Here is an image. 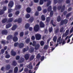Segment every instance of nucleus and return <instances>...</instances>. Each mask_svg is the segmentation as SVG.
I'll list each match as a JSON object with an SVG mask.
<instances>
[{"mask_svg":"<svg viewBox=\"0 0 73 73\" xmlns=\"http://www.w3.org/2000/svg\"><path fill=\"white\" fill-rule=\"evenodd\" d=\"M61 36H59L58 37L57 40V42L60 44L62 43V45L64 44H65V40H63V41L62 42L63 38L61 39Z\"/></svg>","mask_w":73,"mask_h":73,"instance_id":"f257e3e1","label":"nucleus"},{"mask_svg":"<svg viewBox=\"0 0 73 73\" xmlns=\"http://www.w3.org/2000/svg\"><path fill=\"white\" fill-rule=\"evenodd\" d=\"M62 5H61L60 6H59L57 7V9L58 10H60H60L61 12H62L64 11L65 9V5H63L62 8Z\"/></svg>","mask_w":73,"mask_h":73,"instance_id":"f03ea898","label":"nucleus"},{"mask_svg":"<svg viewBox=\"0 0 73 73\" xmlns=\"http://www.w3.org/2000/svg\"><path fill=\"white\" fill-rule=\"evenodd\" d=\"M35 37L36 40H39L41 39V35L39 34H36L35 35Z\"/></svg>","mask_w":73,"mask_h":73,"instance_id":"7ed1b4c3","label":"nucleus"},{"mask_svg":"<svg viewBox=\"0 0 73 73\" xmlns=\"http://www.w3.org/2000/svg\"><path fill=\"white\" fill-rule=\"evenodd\" d=\"M40 29L39 25H36L35 26L34 28V30L35 31L37 32Z\"/></svg>","mask_w":73,"mask_h":73,"instance_id":"20e7f679","label":"nucleus"},{"mask_svg":"<svg viewBox=\"0 0 73 73\" xmlns=\"http://www.w3.org/2000/svg\"><path fill=\"white\" fill-rule=\"evenodd\" d=\"M68 20L67 19H64L61 21L60 24V25H63L64 24H66L68 23Z\"/></svg>","mask_w":73,"mask_h":73,"instance_id":"39448f33","label":"nucleus"},{"mask_svg":"<svg viewBox=\"0 0 73 73\" xmlns=\"http://www.w3.org/2000/svg\"><path fill=\"white\" fill-rule=\"evenodd\" d=\"M14 5V3L13 1H10L9 3V4H8V6L9 8H11L13 7Z\"/></svg>","mask_w":73,"mask_h":73,"instance_id":"423d86ee","label":"nucleus"},{"mask_svg":"<svg viewBox=\"0 0 73 73\" xmlns=\"http://www.w3.org/2000/svg\"><path fill=\"white\" fill-rule=\"evenodd\" d=\"M63 1V0H58V1L57 0H54V3L55 4L58 3H62V1Z\"/></svg>","mask_w":73,"mask_h":73,"instance_id":"0eeeda50","label":"nucleus"},{"mask_svg":"<svg viewBox=\"0 0 73 73\" xmlns=\"http://www.w3.org/2000/svg\"><path fill=\"white\" fill-rule=\"evenodd\" d=\"M1 34L5 35H7L8 34V31L6 30H3L1 32Z\"/></svg>","mask_w":73,"mask_h":73,"instance_id":"6e6552de","label":"nucleus"},{"mask_svg":"<svg viewBox=\"0 0 73 73\" xmlns=\"http://www.w3.org/2000/svg\"><path fill=\"white\" fill-rule=\"evenodd\" d=\"M35 49L36 50L40 48V45L39 44H36L35 46Z\"/></svg>","mask_w":73,"mask_h":73,"instance_id":"1a4fd4ad","label":"nucleus"},{"mask_svg":"<svg viewBox=\"0 0 73 73\" xmlns=\"http://www.w3.org/2000/svg\"><path fill=\"white\" fill-rule=\"evenodd\" d=\"M24 46V44L22 43H19L18 47L20 48H23Z\"/></svg>","mask_w":73,"mask_h":73,"instance_id":"9d476101","label":"nucleus"},{"mask_svg":"<svg viewBox=\"0 0 73 73\" xmlns=\"http://www.w3.org/2000/svg\"><path fill=\"white\" fill-rule=\"evenodd\" d=\"M49 0H43V1L44 2H46V1H48V2L47 4V6H48L49 5H50L51 3L50 1H49Z\"/></svg>","mask_w":73,"mask_h":73,"instance_id":"9b49d317","label":"nucleus"},{"mask_svg":"<svg viewBox=\"0 0 73 73\" xmlns=\"http://www.w3.org/2000/svg\"><path fill=\"white\" fill-rule=\"evenodd\" d=\"M13 40L14 42H16L18 40V38L17 36H15L13 37Z\"/></svg>","mask_w":73,"mask_h":73,"instance_id":"f8f14e48","label":"nucleus"},{"mask_svg":"<svg viewBox=\"0 0 73 73\" xmlns=\"http://www.w3.org/2000/svg\"><path fill=\"white\" fill-rule=\"evenodd\" d=\"M25 60H28L29 58V55L28 54H25Z\"/></svg>","mask_w":73,"mask_h":73,"instance_id":"ddd939ff","label":"nucleus"},{"mask_svg":"<svg viewBox=\"0 0 73 73\" xmlns=\"http://www.w3.org/2000/svg\"><path fill=\"white\" fill-rule=\"evenodd\" d=\"M40 25L41 28H44V24L42 21H40Z\"/></svg>","mask_w":73,"mask_h":73,"instance_id":"4468645a","label":"nucleus"},{"mask_svg":"<svg viewBox=\"0 0 73 73\" xmlns=\"http://www.w3.org/2000/svg\"><path fill=\"white\" fill-rule=\"evenodd\" d=\"M13 36L10 35L8 36L7 37V39L8 40H9L12 39L13 38Z\"/></svg>","mask_w":73,"mask_h":73,"instance_id":"2eb2a0df","label":"nucleus"},{"mask_svg":"<svg viewBox=\"0 0 73 73\" xmlns=\"http://www.w3.org/2000/svg\"><path fill=\"white\" fill-rule=\"evenodd\" d=\"M25 61V59L24 58H21L20 60L19 61V63H22Z\"/></svg>","mask_w":73,"mask_h":73,"instance_id":"dca6fc26","label":"nucleus"},{"mask_svg":"<svg viewBox=\"0 0 73 73\" xmlns=\"http://www.w3.org/2000/svg\"><path fill=\"white\" fill-rule=\"evenodd\" d=\"M12 26V25L11 23H8L6 25V28L8 29Z\"/></svg>","mask_w":73,"mask_h":73,"instance_id":"f3484780","label":"nucleus"},{"mask_svg":"<svg viewBox=\"0 0 73 73\" xmlns=\"http://www.w3.org/2000/svg\"><path fill=\"white\" fill-rule=\"evenodd\" d=\"M11 68V66L9 64H8L5 66V69L6 70H8Z\"/></svg>","mask_w":73,"mask_h":73,"instance_id":"a211bd4d","label":"nucleus"},{"mask_svg":"<svg viewBox=\"0 0 73 73\" xmlns=\"http://www.w3.org/2000/svg\"><path fill=\"white\" fill-rule=\"evenodd\" d=\"M11 54L12 56H15L16 55V52L14 51H11Z\"/></svg>","mask_w":73,"mask_h":73,"instance_id":"6ab92c4d","label":"nucleus"},{"mask_svg":"<svg viewBox=\"0 0 73 73\" xmlns=\"http://www.w3.org/2000/svg\"><path fill=\"white\" fill-rule=\"evenodd\" d=\"M18 71V68L17 67H16L15 68L14 73H17Z\"/></svg>","mask_w":73,"mask_h":73,"instance_id":"aec40b11","label":"nucleus"},{"mask_svg":"<svg viewBox=\"0 0 73 73\" xmlns=\"http://www.w3.org/2000/svg\"><path fill=\"white\" fill-rule=\"evenodd\" d=\"M26 11L27 13H30L31 11V8L29 7H27V8Z\"/></svg>","mask_w":73,"mask_h":73,"instance_id":"412c9836","label":"nucleus"},{"mask_svg":"<svg viewBox=\"0 0 73 73\" xmlns=\"http://www.w3.org/2000/svg\"><path fill=\"white\" fill-rule=\"evenodd\" d=\"M41 18L42 21H44L46 19L44 15H42V16H41Z\"/></svg>","mask_w":73,"mask_h":73,"instance_id":"4be33fe9","label":"nucleus"},{"mask_svg":"<svg viewBox=\"0 0 73 73\" xmlns=\"http://www.w3.org/2000/svg\"><path fill=\"white\" fill-rule=\"evenodd\" d=\"M57 39V37L56 36H54L53 39H52V40L54 42H56V41Z\"/></svg>","mask_w":73,"mask_h":73,"instance_id":"5701e85b","label":"nucleus"},{"mask_svg":"<svg viewBox=\"0 0 73 73\" xmlns=\"http://www.w3.org/2000/svg\"><path fill=\"white\" fill-rule=\"evenodd\" d=\"M13 20V18H10L8 20V21L9 23H11L12 22V21Z\"/></svg>","mask_w":73,"mask_h":73,"instance_id":"b1692460","label":"nucleus"},{"mask_svg":"<svg viewBox=\"0 0 73 73\" xmlns=\"http://www.w3.org/2000/svg\"><path fill=\"white\" fill-rule=\"evenodd\" d=\"M50 21V18L49 17L46 18V22L48 23Z\"/></svg>","mask_w":73,"mask_h":73,"instance_id":"393cba45","label":"nucleus"},{"mask_svg":"<svg viewBox=\"0 0 73 73\" xmlns=\"http://www.w3.org/2000/svg\"><path fill=\"white\" fill-rule=\"evenodd\" d=\"M17 28V25H14L11 28V29L12 31L15 30V29Z\"/></svg>","mask_w":73,"mask_h":73,"instance_id":"a878e982","label":"nucleus"},{"mask_svg":"<svg viewBox=\"0 0 73 73\" xmlns=\"http://www.w3.org/2000/svg\"><path fill=\"white\" fill-rule=\"evenodd\" d=\"M27 67L29 69H32L33 66L31 64H29V65H27Z\"/></svg>","mask_w":73,"mask_h":73,"instance_id":"bb28decb","label":"nucleus"},{"mask_svg":"<svg viewBox=\"0 0 73 73\" xmlns=\"http://www.w3.org/2000/svg\"><path fill=\"white\" fill-rule=\"evenodd\" d=\"M30 25L29 23H27L25 25V28L26 29H28L30 27Z\"/></svg>","mask_w":73,"mask_h":73,"instance_id":"cd10ccee","label":"nucleus"},{"mask_svg":"<svg viewBox=\"0 0 73 73\" xmlns=\"http://www.w3.org/2000/svg\"><path fill=\"white\" fill-rule=\"evenodd\" d=\"M69 34V30H67L65 33V36H67Z\"/></svg>","mask_w":73,"mask_h":73,"instance_id":"c85d7f7f","label":"nucleus"},{"mask_svg":"<svg viewBox=\"0 0 73 73\" xmlns=\"http://www.w3.org/2000/svg\"><path fill=\"white\" fill-rule=\"evenodd\" d=\"M30 39H29V38L27 39L25 41L26 43L29 44V42H30Z\"/></svg>","mask_w":73,"mask_h":73,"instance_id":"c756f323","label":"nucleus"},{"mask_svg":"<svg viewBox=\"0 0 73 73\" xmlns=\"http://www.w3.org/2000/svg\"><path fill=\"white\" fill-rule=\"evenodd\" d=\"M34 49L33 48H30L29 49V52H30V53H32L34 52Z\"/></svg>","mask_w":73,"mask_h":73,"instance_id":"7c9ffc66","label":"nucleus"},{"mask_svg":"<svg viewBox=\"0 0 73 73\" xmlns=\"http://www.w3.org/2000/svg\"><path fill=\"white\" fill-rule=\"evenodd\" d=\"M7 20L8 19H7L5 18L2 20V23H6Z\"/></svg>","mask_w":73,"mask_h":73,"instance_id":"2f4dec72","label":"nucleus"},{"mask_svg":"<svg viewBox=\"0 0 73 73\" xmlns=\"http://www.w3.org/2000/svg\"><path fill=\"white\" fill-rule=\"evenodd\" d=\"M40 44L41 46H44V42L43 40H42L41 41Z\"/></svg>","mask_w":73,"mask_h":73,"instance_id":"473e14b6","label":"nucleus"},{"mask_svg":"<svg viewBox=\"0 0 73 73\" xmlns=\"http://www.w3.org/2000/svg\"><path fill=\"white\" fill-rule=\"evenodd\" d=\"M53 11H51L50 12V17H52L53 15Z\"/></svg>","mask_w":73,"mask_h":73,"instance_id":"72a5a7b5","label":"nucleus"},{"mask_svg":"<svg viewBox=\"0 0 73 73\" xmlns=\"http://www.w3.org/2000/svg\"><path fill=\"white\" fill-rule=\"evenodd\" d=\"M52 10V7L51 6H50L48 8H47V10L48 11H50Z\"/></svg>","mask_w":73,"mask_h":73,"instance_id":"f704fd0d","label":"nucleus"},{"mask_svg":"<svg viewBox=\"0 0 73 73\" xmlns=\"http://www.w3.org/2000/svg\"><path fill=\"white\" fill-rule=\"evenodd\" d=\"M21 7V5H18V6H16V9H20Z\"/></svg>","mask_w":73,"mask_h":73,"instance_id":"c9c22d12","label":"nucleus"},{"mask_svg":"<svg viewBox=\"0 0 73 73\" xmlns=\"http://www.w3.org/2000/svg\"><path fill=\"white\" fill-rule=\"evenodd\" d=\"M29 49V47H27V48H25L23 49V52H27V51Z\"/></svg>","mask_w":73,"mask_h":73,"instance_id":"e433bc0d","label":"nucleus"},{"mask_svg":"<svg viewBox=\"0 0 73 73\" xmlns=\"http://www.w3.org/2000/svg\"><path fill=\"white\" fill-rule=\"evenodd\" d=\"M61 18L60 17V16H58L57 18V21L58 22H59L61 21Z\"/></svg>","mask_w":73,"mask_h":73,"instance_id":"4c0bfd02","label":"nucleus"},{"mask_svg":"<svg viewBox=\"0 0 73 73\" xmlns=\"http://www.w3.org/2000/svg\"><path fill=\"white\" fill-rule=\"evenodd\" d=\"M36 42L35 41H33L32 46H35L36 45Z\"/></svg>","mask_w":73,"mask_h":73,"instance_id":"58836bf2","label":"nucleus"},{"mask_svg":"<svg viewBox=\"0 0 73 73\" xmlns=\"http://www.w3.org/2000/svg\"><path fill=\"white\" fill-rule=\"evenodd\" d=\"M19 43L17 42H15L14 44V46L15 47H17V46H19Z\"/></svg>","mask_w":73,"mask_h":73,"instance_id":"ea45409f","label":"nucleus"},{"mask_svg":"<svg viewBox=\"0 0 73 73\" xmlns=\"http://www.w3.org/2000/svg\"><path fill=\"white\" fill-rule=\"evenodd\" d=\"M20 13V12L19 11H17L15 12V15H19Z\"/></svg>","mask_w":73,"mask_h":73,"instance_id":"a19ab883","label":"nucleus"},{"mask_svg":"<svg viewBox=\"0 0 73 73\" xmlns=\"http://www.w3.org/2000/svg\"><path fill=\"white\" fill-rule=\"evenodd\" d=\"M35 58V56H33V55H32L31 57L30 58V60H32L33 59Z\"/></svg>","mask_w":73,"mask_h":73,"instance_id":"79ce46f5","label":"nucleus"},{"mask_svg":"<svg viewBox=\"0 0 73 73\" xmlns=\"http://www.w3.org/2000/svg\"><path fill=\"white\" fill-rule=\"evenodd\" d=\"M26 18L28 19L30 17V15L29 14H27L25 16Z\"/></svg>","mask_w":73,"mask_h":73,"instance_id":"37998d69","label":"nucleus"},{"mask_svg":"<svg viewBox=\"0 0 73 73\" xmlns=\"http://www.w3.org/2000/svg\"><path fill=\"white\" fill-rule=\"evenodd\" d=\"M34 18H30L29 19V21L31 22H32L34 20Z\"/></svg>","mask_w":73,"mask_h":73,"instance_id":"c03bdc74","label":"nucleus"},{"mask_svg":"<svg viewBox=\"0 0 73 73\" xmlns=\"http://www.w3.org/2000/svg\"><path fill=\"white\" fill-rule=\"evenodd\" d=\"M24 32H22L20 33V37H22L24 35Z\"/></svg>","mask_w":73,"mask_h":73,"instance_id":"a18cd8bd","label":"nucleus"},{"mask_svg":"<svg viewBox=\"0 0 73 73\" xmlns=\"http://www.w3.org/2000/svg\"><path fill=\"white\" fill-rule=\"evenodd\" d=\"M44 0H40V5H42L44 3Z\"/></svg>","mask_w":73,"mask_h":73,"instance_id":"49530a36","label":"nucleus"},{"mask_svg":"<svg viewBox=\"0 0 73 73\" xmlns=\"http://www.w3.org/2000/svg\"><path fill=\"white\" fill-rule=\"evenodd\" d=\"M17 64V63L15 61H14L13 62V66H16Z\"/></svg>","mask_w":73,"mask_h":73,"instance_id":"de8ad7c7","label":"nucleus"},{"mask_svg":"<svg viewBox=\"0 0 73 73\" xmlns=\"http://www.w3.org/2000/svg\"><path fill=\"white\" fill-rule=\"evenodd\" d=\"M37 9L38 11H41L42 10V8L40 6H38V7Z\"/></svg>","mask_w":73,"mask_h":73,"instance_id":"09e8293b","label":"nucleus"},{"mask_svg":"<svg viewBox=\"0 0 73 73\" xmlns=\"http://www.w3.org/2000/svg\"><path fill=\"white\" fill-rule=\"evenodd\" d=\"M22 19L21 18H19L18 20V23H20L21 22Z\"/></svg>","mask_w":73,"mask_h":73,"instance_id":"8fccbe9b","label":"nucleus"},{"mask_svg":"<svg viewBox=\"0 0 73 73\" xmlns=\"http://www.w3.org/2000/svg\"><path fill=\"white\" fill-rule=\"evenodd\" d=\"M10 57H11L10 55L9 54H7L5 56V58H10Z\"/></svg>","mask_w":73,"mask_h":73,"instance_id":"3c124183","label":"nucleus"},{"mask_svg":"<svg viewBox=\"0 0 73 73\" xmlns=\"http://www.w3.org/2000/svg\"><path fill=\"white\" fill-rule=\"evenodd\" d=\"M40 53H38L37 54L36 56V58H39L40 57H41V56L40 55Z\"/></svg>","mask_w":73,"mask_h":73,"instance_id":"603ef678","label":"nucleus"},{"mask_svg":"<svg viewBox=\"0 0 73 73\" xmlns=\"http://www.w3.org/2000/svg\"><path fill=\"white\" fill-rule=\"evenodd\" d=\"M1 43L3 45H5L6 44L5 40H3L1 41Z\"/></svg>","mask_w":73,"mask_h":73,"instance_id":"864d4df0","label":"nucleus"},{"mask_svg":"<svg viewBox=\"0 0 73 73\" xmlns=\"http://www.w3.org/2000/svg\"><path fill=\"white\" fill-rule=\"evenodd\" d=\"M57 7L56 6H54L53 8V10L54 11L56 12V11Z\"/></svg>","mask_w":73,"mask_h":73,"instance_id":"5fc2aeb1","label":"nucleus"},{"mask_svg":"<svg viewBox=\"0 0 73 73\" xmlns=\"http://www.w3.org/2000/svg\"><path fill=\"white\" fill-rule=\"evenodd\" d=\"M71 15V13H69L68 14H67V15H66V17L68 18L69 17H70Z\"/></svg>","mask_w":73,"mask_h":73,"instance_id":"6e6d98bb","label":"nucleus"},{"mask_svg":"<svg viewBox=\"0 0 73 73\" xmlns=\"http://www.w3.org/2000/svg\"><path fill=\"white\" fill-rule=\"evenodd\" d=\"M64 29V28L63 27H61L60 30V33L62 32L63 31Z\"/></svg>","mask_w":73,"mask_h":73,"instance_id":"4d7b16f0","label":"nucleus"},{"mask_svg":"<svg viewBox=\"0 0 73 73\" xmlns=\"http://www.w3.org/2000/svg\"><path fill=\"white\" fill-rule=\"evenodd\" d=\"M4 11L3 10H1L0 11V15H1L3 14L4 13Z\"/></svg>","mask_w":73,"mask_h":73,"instance_id":"13d9d810","label":"nucleus"},{"mask_svg":"<svg viewBox=\"0 0 73 73\" xmlns=\"http://www.w3.org/2000/svg\"><path fill=\"white\" fill-rule=\"evenodd\" d=\"M52 29H53L52 27H51V28H50L49 29V32L50 33H51L52 32Z\"/></svg>","mask_w":73,"mask_h":73,"instance_id":"bf43d9fd","label":"nucleus"},{"mask_svg":"<svg viewBox=\"0 0 73 73\" xmlns=\"http://www.w3.org/2000/svg\"><path fill=\"white\" fill-rule=\"evenodd\" d=\"M59 31V29L58 28L56 29L55 31V32L56 33H58Z\"/></svg>","mask_w":73,"mask_h":73,"instance_id":"052dcab7","label":"nucleus"},{"mask_svg":"<svg viewBox=\"0 0 73 73\" xmlns=\"http://www.w3.org/2000/svg\"><path fill=\"white\" fill-rule=\"evenodd\" d=\"M7 10V7L5 6H4L3 7V11H5Z\"/></svg>","mask_w":73,"mask_h":73,"instance_id":"680f3d73","label":"nucleus"},{"mask_svg":"<svg viewBox=\"0 0 73 73\" xmlns=\"http://www.w3.org/2000/svg\"><path fill=\"white\" fill-rule=\"evenodd\" d=\"M44 56H42L40 58V60L41 61H43V60H44Z\"/></svg>","mask_w":73,"mask_h":73,"instance_id":"e2e57ef3","label":"nucleus"},{"mask_svg":"<svg viewBox=\"0 0 73 73\" xmlns=\"http://www.w3.org/2000/svg\"><path fill=\"white\" fill-rule=\"evenodd\" d=\"M5 50H4L3 49H1V53L3 54L5 52Z\"/></svg>","mask_w":73,"mask_h":73,"instance_id":"0e129e2a","label":"nucleus"},{"mask_svg":"<svg viewBox=\"0 0 73 73\" xmlns=\"http://www.w3.org/2000/svg\"><path fill=\"white\" fill-rule=\"evenodd\" d=\"M31 39L32 40H35V37L34 36H32L31 37Z\"/></svg>","mask_w":73,"mask_h":73,"instance_id":"69168bd1","label":"nucleus"},{"mask_svg":"<svg viewBox=\"0 0 73 73\" xmlns=\"http://www.w3.org/2000/svg\"><path fill=\"white\" fill-rule=\"evenodd\" d=\"M20 58V57L19 56H16V59L17 60H18Z\"/></svg>","mask_w":73,"mask_h":73,"instance_id":"338daca9","label":"nucleus"},{"mask_svg":"<svg viewBox=\"0 0 73 73\" xmlns=\"http://www.w3.org/2000/svg\"><path fill=\"white\" fill-rule=\"evenodd\" d=\"M13 70H9V72H8L9 73H13Z\"/></svg>","mask_w":73,"mask_h":73,"instance_id":"774afa93","label":"nucleus"}]
</instances>
